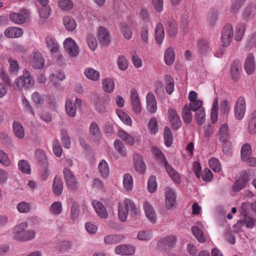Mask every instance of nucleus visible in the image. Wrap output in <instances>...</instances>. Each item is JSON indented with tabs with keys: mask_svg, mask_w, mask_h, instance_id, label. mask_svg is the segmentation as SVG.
<instances>
[{
	"mask_svg": "<svg viewBox=\"0 0 256 256\" xmlns=\"http://www.w3.org/2000/svg\"><path fill=\"white\" fill-rule=\"evenodd\" d=\"M148 129L151 134H155L158 130V123L155 117H152L148 124Z\"/></svg>",
	"mask_w": 256,
	"mask_h": 256,
	"instance_id": "48",
	"label": "nucleus"
},
{
	"mask_svg": "<svg viewBox=\"0 0 256 256\" xmlns=\"http://www.w3.org/2000/svg\"><path fill=\"white\" fill-rule=\"evenodd\" d=\"M133 161L136 170L139 173H144L146 167L142 156L138 154L135 153L133 156Z\"/></svg>",
	"mask_w": 256,
	"mask_h": 256,
	"instance_id": "16",
	"label": "nucleus"
},
{
	"mask_svg": "<svg viewBox=\"0 0 256 256\" xmlns=\"http://www.w3.org/2000/svg\"><path fill=\"white\" fill-rule=\"evenodd\" d=\"M191 108L188 106H184L182 110L183 119L184 121L188 124H189L192 120V113L191 112Z\"/></svg>",
	"mask_w": 256,
	"mask_h": 256,
	"instance_id": "58",
	"label": "nucleus"
},
{
	"mask_svg": "<svg viewBox=\"0 0 256 256\" xmlns=\"http://www.w3.org/2000/svg\"><path fill=\"white\" fill-rule=\"evenodd\" d=\"M16 208L20 213H28L31 210V206L30 203L24 201L17 204Z\"/></svg>",
	"mask_w": 256,
	"mask_h": 256,
	"instance_id": "53",
	"label": "nucleus"
},
{
	"mask_svg": "<svg viewBox=\"0 0 256 256\" xmlns=\"http://www.w3.org/2000/svg\"><path fill=\"white\" fill-rule=\"evenodd\" d=\"M234 36L232 26L228 25L224 27L221 36V42L222 46L227 47L231 43Z\"/></svg>",
	"mask_w": 256,
	"mask_h": 256,
	"instance_id": "7",
	"label": "nucleus"
},
{
	"mask_svg": "<svg viewBox=\"0 0 256 256\" xmlns=\"http://www.w3.org/2000/svg\"><path fill=\"white\" fill-rule=\"evenodd\" d=\"M209 166L215 172H219L222 169L221 165L218 160L214 158H212L210 160Z\"/></svg>",
	"mask_w": 256,
	"mask_h": 256,
	"instance_id": "57",
	"label": "nucleus"
},
{
	"mask_svg": "<svg viewBox=\"0 0 256 256\" xmlns=\"http://www.w3.org/2000/svg\"><path fill=\"white\" fill-rule=\"evenodd\" d=\"M63 24L66 28L70 32H72L76 28V23L74 19L71 16H66L63 18Z\"/></svg>",
	"mask_w": 256,
	"mask_h": 256,
	"instance_id": "32",
	"label": "nucleus"
},
{
	"mask_svg": "<svg viewBox=\"0 0 256 256\" xmlns=\"http://www.w3.org/2000/svg\"><path fill=\"white\" fill-rule=\"evenodd\" d=\"M52 190L56 195H60L63 190V182L62 180L58 177H56L54 180Z\"/></svg>",
	"mask_w": 256,
	"mask_h": 256,
	"instance_id": "42",
	"label": "nucleus"
},
{
	"mask_svg": "<svg viewBox=\"0 0 256 256\" xmlns=\"http://www.w3.org/2000/svg\"><path fill=\"white\" fill-rule=\"evenodd\" d=\"M164 165L167 172L172 180L176 183L180 182V178L178 172H176L167 162H165Z\"/></svg>",
	"mask_w": 256,
	"mask_h": 256,
	"instance_id": "36",
	"label": "nucleus"
},
{
	"mask_svg": "<svg viewBox=\"0 0 256 256\" xmlns=\"http://www.w3.org/2000/svg\"><path fill=\"white\" fill-rule=\"evenodd\" d=\"M198 48L200 53L203 56H207L212 52L208 43L204 40H201L198 42Z\"/></svg>",
	"mask_w": 256,
	"mask_h": 256,
	"instance_id": "35",
	"label": "nucleus"
},
{
	"mask_svg": "<svg viewBox=\"0 0 256 256\" xmlns=\"http://www.w3.org/2000/svg\"><path fill=\"white\" fill-rule=\"evenodd\" d=\"M176 239L175 236H170L163 238L158 243V246L163 248L172 247L176 244Z\"/></svg>",
	"mask_w": 256,
	"mask_h": 256,
	"instance_id": "22",
	"label": "nucleus"
},
{
	"mask_svg": "<svg viewBox=\"0 0 256 256\" xmlns=\"http://www.w3.org/2000/svg\"><path fill=\"white\" fill-rule=\"evenodd\" d=\"M248 130L251 134H255L256 133V110L253 112L252 114Z\"/></svg>",
	"mask_w": 256,
	"mask_h": 256,
	"instance_id": "49",
	"label": "nucleus"
},
{
	"mask_svg": "<svg viewBox=\"0 0 256 256\" xmlns=\"http://www.w3.org/2000/svg\"><path fill=\"white\" fill-rule=\"evenodd\" d=\"M118 211V216L120 220L122 222L126 221L128 211H130L132 216H137L139 215L138 209L129 200H125L120 202Z\"/></svg>",
	"mask_w": 256,
	"mask_h": 256,
	"instance_id": "2",
	"label": "nucleus"
},
{
	"mask_svg": "<svg viewBox=\"0 0 256 256\" xmlns=\"http://www.w3.org/2000/svg\"><path fill=\"white\" fill-rule=\"evenodd\" d=\"M84 75L89 80L97 82L100 78V72L92 68H86L84 71Z\"/></svg>",
	"mask_w": 256,
	"mask_h": 256,
	"instance_id": "26",
	"label": "nucleus"
},
{
	"mask_svg": "<svg viewBox=\"0 0 256 256\" xmlns=\"http://www.w3.org/2000/svg\"><path fill=\"white\" fill-rule=\"evenodd\" d=\"M64 180L69 188L76 190L78 186V183L76 176L68 168H64L63 170Z\"/></svg>",
	"mask_w": 256,
	"mask_h": 256,
	"instance_id": "6",
	"label": "nucleus"
},
{
	"mask_svg": "<svg viewBox=\"0 0 256 256\" xmlns=\"http://www.w3.org/2000/svg\"><path fill=\"white\" fill-rule=\"evenodd\" d=\"M122 184L124 190L130 192L132 190L134 180L132 176L130 174H125L123 176Z\"/></svg>",
	"mask_w": 256,
	"mask_h": 256,
	"instance_id": "33",
	"label": "nucleus"
},
{
	"mask_svg": "<svg viewBox=\"0 0 256 256\" xmlns=\"http://www.w3.org/2000/svg\"><path fill=\"white\" fill-rule=\"evenodd\" d=\"M50 12V8L49 6H42L40 9L39 10V15L42 19L45 20L47 19Z\"/></svg>",
	"mask_w": 256,
	"mask_h": 256,
	"instance_id": "63",
	"label": "nucleus"
},
{
	"mask_svg": "<svg viewBox=\"0 0 256 256\" xmlns=\"http://www.w3.org/2000/svg\"><path fill=\"white\" fill-rule=\"evenodd\" d=\"M29 12L26 10H23L20 12H14L10 14V19L14 22L18 24H23L25 22Z\"/></svg>",
	"mask_w": 256,
	"mask_h": 256,
	"instance_id": "18",
	"label": "nucleus"
},
{
	"mask_svg": "<svg viewBox=\"0 0 256 256\" xmlns=\"http://www.w3.org/2000/svg\"><path fill=\"white\" fill-rule=\"evenodd\" d=\"M18 169L26 174H30L31 172L30 165L26 160H20L18 162Z\"/></svg>",
	"mask_w": 256,
	"mask_h": 256,
	"instance_id": "45",
	"label": "nucleus"
},
{
	"mask_svg": "<svg viewBox=\"0 0 256 256\" xmlns=\"http://www.w3.org/2000/svg\"><path fill=\"white\" fill-rule=\"evenodd\" d=\"M241 71L242 66L240 62H234L232 64L230 75L234 80H237L240 78Z\"/></svg>",
	"mask_w": 256,
	"mask_h": 256,
	"instance_id": "29",
	"label": "nucleus"
},
{
	"mask_svg": "<svg viewBox=\"0 0 256 256\" xmlns=\"http://www.w3.org/2000/svg\"><path fill=\"white\" fill-rule=\"evenodd\" d=\"M119 136L122 140L130 145L134 144L135 142L134 138L123 130L119 132Z\"/></svg>",
	"mask_w": 256,
	"mask_h": 256,
	"instance_id": "56",
	"label": "nucleus"
},
{
	"mask_svg": "<svg viewBox=\"0 0 256 256\" xmlns=\"http://www.w3.org/2000/svg\"><path fill=\"white\" fill-rule=\"evenodd\" d=\"M167 29L170 36H175L176 35L178 32L177 26L174 21H170L168 22Z\"/></svg>",
	"mask_w": 256,
	"mask_h": 256,
	"instance_id": "61",
	"label": "nucleus"
},
{
	"mask_svg": "<svg viewBox=\"0 0 256 256\" xmlns=\"http://www.w3.org/2000/svg\"><path fill=\"white\" fill-rule=\"evenodd\" d=\"M8 70L11 74L17 75L19 70L20 66L18 61L12 58H10L8 60Z\"/></svg>",
	"mask_w": 256,
	"mask_h": 256,
	"instance_id": "40",
	"label": "nucleus"
},
{
	"mask_svg": "<svg viewBox=\"0 0 256 256\" xmlns=\"http://www.w3.org/2000/svg\"><path fill=\"white\" fill-rule=\"evenodd\" d=\"M34 82V80L30 72L26 69L23 70L22 74L18 77L14 81L16 87L20 90L32 86Z\"/></svg>",
	"mask_w": 256,
	"mask_h": 256,
	"instance_id": "3",
	"label": "nucleus"
},
{
	"mask_svg": "<svg viewBox=\"0 0 256 256\" xmlns=\"http://www.w3.org/2000/svg\"><path fill=\"white\" fill-rule=\"evenodd\" d=\"M252 154L251 146L248 144H244L241 148V157L244 161L248 158Z\"/></svg>",
	"mask_w": 256,
	"mask_h": 256,
	"instance_id": "43",
	"label": "nucleus"
},
{
	"mask_svg": "<svg viewBox=\"0 0 256 256\" xmlns=\"http://www.w3.org/2000/svg\"><path fill=\"white\" fill-rule=\"evenodd\" d=\"M130 103L134 112L136 114H140L142 112V108L138 94L135 89L130 90Z\"/></svg>",
	"mask_w": 256,
	"mask_h": 256,
	"instance_id": "8",
	"label": "nucleus"
},
{
	"mask_svg": "<svg viewBox=\"0 0 256 256\" xmlns=\"http://www.w3.org/2000/svg\"><path fill=\"white\" fill-rule=\"evenodd\" d=\"M116 63L118 68L121 70H125L128 66V61L123 55L118 56Z\"/></svg>",
	"mask_w": 256,
	"mask_h": 256,
	"instance_id": "47",
	"label": "nucleus"
},
{
	"mask_svg": "<svg viewBox=\"0 0 256 256\" xmlns=\"http://www.w3.org/2000/svg\"><path fill=\"white\" fill-rule=\"evenodd\" d=\"M164 144L167 146H170L173 142V136L170 128L166 126L164 132Z\"/></svg>",
	"mask_w": 256,
	"mask_h": 256,
	"instance_id": "44",
	"label": "nucleus"
},
{
	"mask_svg": "<svg viewBox=\"0 0 256 256\" xmlns=\"http://www.w3.org/2000/svg\"><path fill=\"white\" fill-rule=\"evenodd\" d=\"M27 228L28 224L26 222L16 225L12 230L13 238L19 242H25L33 239L35 237L36 232L32 230L24 232Z\"/></svg>",
	"mask_w": 256,
	"mask_h": 256,
	"instance_id": "1",
	"label": "nucleus"
},
{
	"mask_svg": "<svg viewBox=\"0 0 256 256\" xmlns=\"http://www.w3.org/2000/svg\"><path fill=\"white\" fill-rule=\"evenodd\" d=\"M153 236V232L149 230H144L139 231L136 235V238L140 241H148Z\"/></svg>",
	"mask_w": 256,
	"mask_h": 256,
	"instance_id": "37",
	"label": "nucleus"
},
{
	"mask_svg": "<svg viewBox=\"0 0 256 256\" xmlns=\"http://www.w3.org/2000/svg\"><path fill=\"white\" fill-rule=\"evenodd\" d=\"M151 149L152 154L156 159L162 162H164V164L166 162H167L163 153L159 148L156 146H152Z\"/></svg>",
	"mask_w": 256,
	"mask_h": 256,
	"instance_id": "51",
	"label": "nucleus"
},
{
	"mask_svg": "<svg viewBox=\"0 0 256 256\" xmlns=\"http://www.w3.org/2000/svg\"><path fill=\"white\" fill-rule=\"evenodd\" d=\"M97 37L100 44L108 45L110 40V32L104 27H100L98 31Z\"/></svg>",
	"mask_w": 256,
	"mask_h": 256,
	"instance_id": "14",
	"label": "nucleus"
},
{
	"mask_svg": "<svg viewBox=\"0 0 256 256\" xmlns=\"http://www.w3.org/2000/svg\"><path fill=\"white\" fill-rule=\"evenodd\" d=\"M46 42L48 48L52 53H56L59 50V44L52 36H47L46 38Z\"/></svg>",
	"mask_w": 256,
	"mask_h": 256,
	"instance_id": "25",
	"label": "nucleus"
},
{
	"mask_svg": "<svg viewBox=\"0 0 256 256\" xmlns=\"http://www.w3.org/2000/svg\"><path fill=\"white\" fill-rule=\"evenodd\" d=\"M248 181V176L246 174H242L238 179L234 186L232 189L234 192H238L245 187Z\"/></svg>",
	"mask_w": 256,
	"mask_h": 256,
	"instance_id": "23",
	"label": "nucleus"
},
{
	"mask_svg": "<svg viewBox=\"0 0 256 256\" xmlns=\"http://www.w3.org/2000/svg\"><path fill=\"white\" fill-rule=\"evenodd\" d=\"M23 34V30L18 27H10L6 28L4 32L5 36L10 38H17Z\"/></svg>",
	"mask_w": 256,
	"mask_h": 256,
	"instance_id": "28",
	"label": "nucleus"
},
{
	"mask_svg": "<svg viewBox=\"0 0 256 256\" xmlns=\"http://www.w3.org/2000/svg\"><path fill=\"white\" fill-rule=\"evenodd\" d=\"M58 6L62 10H68L73 8L74 4L71 0H60Z\"/></svg>",
	"mask_w": 256,
	"mask_h": 256,
	"instance_id": "60",
	"label": "nucleus"
},
{
	"mask_svg": "<svg viewBox=\"0 0 256 256\" xmlns=\"http://www.w3.org/2000/svg\"><path fill=\"white\" fill-rule=\"evenodd\" d=\"M0 163L5 166L10 165V161L8 155L2 150L0 149Z\"/></svg>",
	"mask_w": 256,
	"mask_h": 256,
	"instance_id": "64",
	"label": "nucleus"
},
{
	"mask_svg": "<svg viewBox=\"0 0 256 256\" xmlns=\"http://www.w3.org/2000/svg\"><path fill=\"white\" fill-rule=\"evenodd\" d=\"M64 48L68 54L73 57L78 54V48L74 40L70 38H66L64 42Z\"/></svg>",
	"mask_w": 256,
	"mask_h": 256,
	"instance_id": "10",
	"label": "nucleus"
},
{
	"mask_svg": "<svg viewBox=\"0 0 256 256\" xmlns=\"http://www.w3.org/2000/svg\"><path fill=\"white\" fill-rule=\"evenodd\" d=\"M234 116L236 120H242L246 111V102L244 98L240 96L236 101L234 108Z\"/></svg>",
	"mask_w": 256,
	"mask_h": 256,
	"instance_id": "4",
	"label": "nucleus"
},
{
	"mask_svg": "<svg viewBox=\"0 0 256 256\" xmlns=\"http://www.w3.org/2000/svg\"><path fill=\"white\" fill-rule=\"evenodd\" d=\"M98 170L102 178H106L108 176L109 174V167L105 160H102L100 162L98 166Z\"/></svg>",
	"mask_w": 256,
	"mask_h": 256,
	"instance_id": "38",
	"label": "nucleus"
},
{
	"mask_svg": "<svg viewBox=\"0 0 256 256\" xmlns=\"http://www.w3.org/2000/svg\"><path fill=\"white\" fill-rule=\"evenodd\" d=\"M168 117L172 126L174 130H178L181 126V122L176 112L173 108H170Z\"/></svg>",
	"mask_w": 256,
	"mask_h": 256,
	"instance_id": "15",
	"label": "nucleus"
},
{
	"mask_svg": "<svg viewBox=\"0 0 256 256\" xmlns=\"http://www.w3.org/2000/svg\"><path fill=\"white\" fill-rule=\"evenodd\" d=\"M144 209L146 216L148 220L152 224H154L156 221V216L152 206L148 202H145L144 203Z\"/></svg>",
	"mask_w": 256,
	"mask_h": 256,
	"instance_id": "19",
	"label": "nucleus"
},
{
	"mask_svg": "<svg viewBox=\"0 0 256 256\" xmlns=\"http://www.w3.org/2000/svg\"><path fill=\"white\" fill-rule=\"evenodd\" d=\"M157 188V182L155 176H150L148 182V190L152 193L154 192Z\"/></svg>",
	"mask_w": 256,
	"mask_h": 256,
	"instance_id": "59",
	"label": "nucleus"
},
{
	"mask_svg": "<svg viewBox=\"0 0 256 256\" xmlns=\"http://www.w3.org/2000/svg\"><path fill=\"white\" fill-rule=\"evenodd\" d=\"M164 32L163 26L160 23H158L156 25L155 30V38L156 42L160 44L164 38Z\"/></svg>",
	"mask_w": 256,
	"mask_h": 256,
	"instance_id": "34",
	"label": "nucleus"
},
{
	"mask_svg": "<svg viewBox=\"0 0 256 256\" xmlns=\"http://www.w3.org/2000/svg\"><path fill=\"white\" fill-rule=\"evenodd\" d=\"M86 42L90 50L92 51L94 50L98 47L97 40L95 36L90 33L87 34Z\"/></svg>",
	"mask_w": 256,
	"mask_h": 256,
	"instance_id": "46",
	"label": "nucleus"
},
{
	"mask_svg": "<svg viewBox=\"0 0 256 256\" xmlns=\"http://www.w3.org/2000/svg\"><path fill=\"white\" fill-rule=\"evenodd\" d=\"M76 104L80 106L82 104V100L79 98H76L74 100L73 98H68L65 104V109L66 114L70 117L74 118L76 114L77 108Z\"/></svg>",
	"mask_w": 256,
	"mask_h": 256,
	"instance_id": "5",
	"label": "nucleus"
},
{
	"mask_svg": "<svg viewBox=\"0 0 256 256\" xmlns=\"http://www.w3.org/2000/svg\"><path fill=\"white\" fill-rule=\"evenodd\" d=\"M244 69L246 73L250 75L254 74L256 69L255 58L252 54H249L246 58Z\"/></svg>",
	"mask_w": 256,
	"mask_h": 256,
	"instance_id": "13",
	"label": "nucleus"
},
{
	"mask_svg": "<svg viewBox=\"0 0 256 256\" xmlns=\"http://www.w3.org/2000/svg\"><path fill=\"white\" fill-rule=\"evenodd\" d=\"M116 114L120 119L125 124L130 126L132 124V120L130 117L120 110H117Z\"/></svg>",
	"mask_w": 256,
	"mask_h": 256,
	"instance_id": "52",
	"label": "nucleus"
},
{
	"mask_svg": "<svg viewBox=\"0 0 256 256\" xmlns=\"http://www.w3.org/2000/svg\"><path fill=\"white\" fill-rule=\"evenodd\" d=\"M13 132L18 138H23L25 136L24 128L22 125L17 121H14L12 124Z\"/></svg>",
	"mask_w": 256,
	"mask_h": 256,
	"instance_id": "31",
	"label": "nucleus"
},
{
	"mask_svg": "<svg viewBox=\"0 0 256 256\" xmlns=\"http://www.w3.org/2000/svg\"><path fill=\"white\" fill-rule=\"evenodd\" d=\"M195 119L198 124L202 125L205 122L206 112L204 109H200L199 110L196 111Z\"/></svg>",
	"mask_w": 256,
	"mask_h": 256,
	"instance_id": "55",
	"label": "nucleus"
},
{
	"mask_svg": "<svg viewBox=\"0 0 256 256\" xmlns=\"http://www.w3.org/2000/svg\"><path fill=\"white\" fill-rule=\"evenodd\" d=\"M92 204L97 214L102 218H106L108 216V213L104 206L100 202L93 200Z\"/></svg>",
	"mask_w": 256,
	"mask_h": 256,
	"instance_id": "21",
	"label": "nucleus"
},
{
	"mask_svg": "<svg viewBox=\"0 0 256 256\" xmlns=\"http://www.w3.org/2000/svg\"><path fill=\"white\" fill-rule=\"evenodd\" d=\"M164 60L167 65H170L174 63L175 60V54L172 48H168L164 52Z\"/></svg>",
	"mask_w": 256,
	"mask_h": 256,
	"instance_id": "39",
	"label": "nucleus"
},
{
	"mask_svg": "<svg viewBox=\"0 0 256 256\" xmlns=\"http://www.w3.org/2000/svg\"><path fill=\"white\" fill-rule=\"evenodd\" d=\"M135 248L130 244H122L115 247L114 252L116 254L122 256H132L135 253Z\"/></svg>",
	"mask_w": 256,
	"mask_h": 256,
	"instance_id": "11",
	"label": "nucleus"
},
{
	"mask_svg": "<svg viewBox=\"0 0 256 256\" xmlns=\"http://www.w3.org/2000/svg\"><path fill=\"white\" fill-rule=\"evenodd\" d=\"M103 90L106 93H112L114 89L115 84L113 78H103L102 81Z\"/></svg>",
	"mask_w": 256,
	"mask_h": 256,
	"instance_id": "24",
	"label": "nucleus"
},
{
	"mask_svg": "<svg viewBox=\"0 0 256 256\" xmlns=\"http://www.w3.org/2000/svg\"><path fill=\"white\" fill-rule=\"evenodd\" d=\"M29 64L36 69H40L44 66L45 62L42 54L36 50H34L30 56Z\"/></svg>",
	"mask_w": 256,
	"mask_h": 256,
	"instance_id": "9",
	"label": "nucleus"
},
{
	"mask_svg": "<svg viewBox=\"0 0 256 256\" xmlns=\"http://www.w3.org/2000/svg\"><path fill=\"white\" fill-rule=\"evenodd\" d=\"M196 224V226L192 228V232L198 242H204L206 240L205 236L200 228H205V224L200 222H198Z\"/></svg>",
	"mask_w": 256,
	"mask_h": 256,
	"instance_id": "20",
	"label": "nucleus"
},
{
	"mask_svg": "<svg viewBox=\"0 0 256 256\" xmlns=\"http://www.w3.org/2000/svg\"><path fill=\"white\" fill-rule=\"evenodd\" d=\"M176 194L174 190L168 188L165 196V205L168 209L172 208L176 201Z\"/></svg>",
	"mask_w": 256,
	"mask_h": 256,
	"instance_id": "17",
	"label": "nucleus"
},
{
	"mask_svg": "<svg viewBox=\"0 0 256 256\" xmlns=\"http://www.w3.org/2000/svg\"><path fill=\"white\" fill-rule=\"evenodd\" d=\"M166 89L168 94H171L174 90V83L170 76H166L165 78Z\"/></svg>",
	"mask_w": 256,
	"mask_h": 256,
	"instance_id": "62",
	"label": "nucleus"
},
{
	"mask_svg": "<svg viewBox=\"0 0 256 256\" xmlns=\"http://www.w3.org/2000/svg\"><path fill=\"white\" fill-rule=\"evenodd\" d=\"M146 109L150 114L156 112L158 106L154 95L152 92H148L146 96Z\"/></svg>",
	"mask_w": 256,
	"mask_h": 256,
	"instance_id": "12",
	"label": "nucleus"
},
{
	"mask_svg": "<svg viewBox=\"0 0 256 256\" xmlns=\"http://www.w3.org/2000/svg\"><path fill=\"white\" fill-rule=\"evenodd\" d=\"M120 28L121 32L124 38L126 40H130L132 38V32L131 28L126 23H121L120 24Z\"/></svg>",
	"mask_w": 256,
	"mask_h": 256,
	"instance_id": "41",
	"label": "nucleus"
},
{
	"mask_svg": "<svg viewBox=\"0 0 256 256\" xmlns=\"http://www.w3.org/2000/svg\"><path fill=\"white\" fill-rule=\"evenodd\" d=\"M231 109L230 102L227 100H224L220 102V112L224 114H228Z\"/></svg>",
	"mask_w": 256,
	"mask_h": 256,
	"instance_id": "54",
	"label": "nucleus"
},
{
	"mask_svg": "<svg viewBox=\"0 0 256 256\" xmlns=\"http://www.w3.org/2000/svg\"><path fill=\"white\" fill-rule=\"evenodd\" d=\"M65 75L62 72H58L52 74L50 76V84L54 85L56 88H58L60 86V82L65 79Z\"/></svg>",
	"mask_w": 256,
	"mask_h": 256,
	"instance_id": "30",
	"label": "nucleus"
},
{
	"mask_svg": "<svg viewBox=\"0 0 256 256\" xmlns=\"http://www.w3.org/2000/svg\"><path fill=\"white\" fill-rule=\"evenodd\" d=\"M50 211L54 215L60 214L62 211V202L58 201L54 202L50 208Z\"/></svg>",
	"mask_w": 256,
	"mask_h": 256,
	"instance_id": "50",
	"label": "nucleus"
},
{
	"mask_svg": "<svg viewBox=\"0 0 256 256\" xmlns=\"http://www.w3.org/2000/svg\"><path fill=\"white\" fill-rule=\"evenodd\" d=\"M125 238V236L120 234H110L104 238V243L108 244H116L120 242Z\"/></svg>",
	"mask_w": 256,
	"mask_h": 256,
	"instance_id": "27",
	"label": "nucleus"
}]
</instances>
